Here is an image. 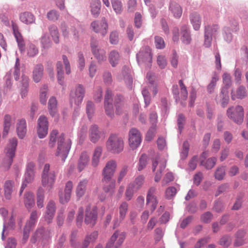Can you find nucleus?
I'll list each match as a JSON object with an SVG mask.
<instances>
[{"mask_svg":"<svg viewBox=\"0 0 248 248\" xmlns=\"http://www.w3.org/2000/svg\"><path fill=\"white\" fill-rule=\"evenodd\" d=\"M166 166V160L165 159H161L160 157H157L153 160L152 163V170L155 172V181L158 182L161 179L162 172L164 171Z\"/></svg>","mask_w":248,"mask_h":248,"instance_id":"1a4fd4ad","label":"nucleus"},{"mask_svg":"<svg viewBox=\"0 0 248 248\" xmlns=\"http://www.w3.org/2000/svg\"><path fill=\"white\" fill-rule=\"evenodd\" d=\"M227 114L230 119L238 124H242L243 122L244 113L242 106H237L235 108H229Z\"/></svg>","mask_w":248,"mask_h":248,"instance_id":"423d86ee","label":"nucleus"},{"mask_svg":"<svg viewBox=\"0 0 248 248\" xmlns=\"http://www.w3.org/2000/svg\"><path fill=\"white\" fill-rule=\"evenodd\" d=\"M155 187H152L149 189L147 195V205L152 212H153L155 209L158 203L156 197L155 195Z\"/></svg>","mask_w":248,"mask_h":248,"instance_id":"a211bd4d","label":"nucleus"},{"mask_svg":"<svg viewBox=\"0 0 248 248\" xmlns=\"http://www.w3.org/2000/svg\"><path fill=\"white\" fill-rule=\"evenodd\" d=\"M85 93V89L82 85H77L71 91L70 94V102L71 105L75 104L76 106H79L81 104L84 97Z\"/></svg>","mask_w":248,"mask_h":248,"instance_id":"39448f33","label":"nucleus"},{"mask_svg":"<svg viewBox=\"0 0 248 248\" xmlns=\"http://www.w3.org/2000/svg\"><path fill=\"white\" fill-rule=\"evenodd\" d=\"M117 167V164L115 160H110L107 162L102 171V182L107 183L112 179Z\"/></svg>","mask_w":248,"mask_h":248,"instance_id":"0eeeda50","label":"nucleus"},{"mask_svg":"<svg viewBox=\"0 0 248 248\" xmlns=\"http://www.w3.org/2000/svg\"><path fill=\"white\" fill-rule=\"evenodd\" d=\"M155 43L157 48L162 49L165 47L164 39L159 36H155Z\"/></svg>","mask_w":248,"mask_h":248,"instance_id":"0e129e2a","label":"nucleus"},{"mask_svg":"<svg viewBox=\"0 0 248 248\" xmlns=\"http://www.w3.org/2000/svg\"><path fill=\"white\" fill-rule=\"evenodd\" d=\"M50 34L54 42L57 44L59 42V33L58 28L55 26H51L49 28Z\"/></svg>","mask_w":248,"mask_h":248,"instance_id":"de8ad7c7","label":"nucleus"},{"mask_svg":"<svg viewBox=\"0 0 248 248\" xmlns=\"http://www.w3.org/2000/svg\"><path fill=\"white\" fill-rule=\"evenodd\" d=\"M90 46L92 52L99 63H101L106 60V51L100 48L97 40L92 39Z\"/></svg>","mask_w":248,"mask_h":248,"instance_id":"6e6552de","label":"nucleus"},{"mask_svg":"<svg viewBox=\"0 0 248 248\" xmlns=\"http://www.w3.org/2000/svg\"><path fill=\"white\" fill-rule=\"evenodd\" d=\"M12 27L14 36L16 38L19 49L21 51H22L24 50L25 45L23 37L18 31V27L16 24L13 21H12Z\"/></svg>","mask_w":248,"mask_h":248,"instance_id":"4be33fe9","label":"nucleus"},{"mask_svg":"<svg viewBox=\"0 0 248 248\" xmlns=\"http://www.w3.org/2000/svg\"><path fill=\"white\" fill-rule=\"evenodd\" d=\"M55 174L53 171H50V165L46 164L42 174V185L47 189L52 188L55 181Z\"/></svg>","mask_w":248,"mask_h":248,"instance_id":"20e7f679","label":"nucleus"},{"mask_svg":"<svg viewBox=\"0 0 248 248\" xmlns=\"http://www.w3.org/2000/svg\"><path fill=\"white\" fill-rule=\"evenodd\" d=\"M141 136L140 132L135 128H131L129 132V144L132 149L137 148L140 144Z\"/></svg>","mask_w":248,"mask_h":248,"instance_id":"ddd939ff","label":"nucleus"},{"mask_svg":"<svg viewBox=\"0 0 248 248\" xmlns=\"http://www.w3.org/2000/svg\"><path fill=\"white\" fill-rule=\"evenodd\" d=\"M14 182L11 180L5 181L4 185V197L7 200H10L14 188Z\"/></svg>","mask_w":248,"mask_h":248,"instance_id":"7c9ffc66","label":"nucleus"},{"mask_svg":"<svg viewBox=\"0 0 248 248\" xmlns=\"http://www.w3.org/2000/svg\"><path fill=\"white\" fill-rule=\"evenodd\" d=\"M88 182L87 180L84 179L78 183L76 188V194L78 198L82 197L85 193Z\"/></svg>","mask_w":248,"mask_h":248,"instance_id":"c9c22d12","label":"nucleus"},{"mask_svg":"<svg viewBox=\"0 0 248 248\" xmlns=\"http://www.w3.org/2000/svg\"><path fill=\"white\" fill-rule=\"evenodd\" d=\"M225 167H220L217 169L215 172V178L218 180H222L225 175Z\"/></svg>","mask_w":248,"mask_h":248,"instance_id":"4d7b16f0","label":"nucleus"},{"mask_svg":"<svg viewBox=\"0 0 248 248\" xmlns=\"http://www.w3.org/2000/svg\"><path fill=\"white\" fill-rule=\"evenodd\" d=\"M137 59L139 63L142 62H151L152 55L150 48L148 46L143 48L137 54Z\"/></svg>","mask_w":248,"mask_h":248,"instance_id":"aec40b11","label":"nucleus"},{"mask_svg":"<svg viewBox=\"0 0 248 248\" xmlns=\"http://www.w3.org/2000/svg\"><path fill=\"white\" fill-rule=\"evenodd\" d=\"M125 238V233L119 231H116L111 236L105 248H110L113 245L115 248H118L123 243Z\"/></svg>","mask_w":248,"mask_h":248,"instance_id":"f8f14e48","label":"nucleus"},{"mask_svg":"<svg viewBox=\"0 0 248 248\" xmlns=\"http://www.w3.org/2000/svg\"><path fill=\"white\" fill-rule=\"evenodd\" d=\"M17 142L16 138H10L5 147V156L3 162L4 166L6 168H9L13 163V158L16 155Z\"/></svg>","mask_w":248,"mask_h":248,"instance_id":"f03ea898","label":"nucleus"},{"mask_svg":"<svg viewBox=\"0 0 248 248\" xmlns=\"http://www.w3.org/2000/svg\"><path fill=\"white\" fill-rule=\"evenodd\" d=\"M89 137L91 141L93 143L96 142L100 138V132L96 125H92L89 131Z\"/></svg>","mask_w":248,"mask_h":248,"instance_id":"f704fd0d","label":"nucleus"},{"mask_svg":"<svg viewBox=\"0 0 248 248\" xmlns=\"http://www.w3.org/2000/svg\"><path fill=\"white\" fill-rule=\"evenodd\" d=\"M58 135V131L57 130H53L50 132L48 145L50 148H53L57 141L58 147L56 155L60 156L64 161L70 149L71 141L70 139L65 140L63 134L59 136Z\"/></svg>","mask_w":248,"mask_h":248,"instance_id":"f257e3e1","label":"nucleus"},{"mask_svg":"<svg viewBox=\"0 0 248 248\" xmlns=\"http://www.w3.org/2000/svg\"><path fill=\"white\" fill-rule=\"evenodd\" d=\"M57 69L58 74V80L60 84L63 85V73L62 71V65L61 62H59L57 63Z\"/></svg>","mask_w":248,"mask_h":248,"instance_id":"603ef678","label":"nucleus"},{"mask_svg":"<svg viewBox=\"0 0 248 248\" xmlns=\"http://www.w3.org/2000/svg\"><path fill=\"white\" fill-rule=\"evenodd\" d=\"M246 96V89L244 87L240 86L239 87L236 92V93L232 92V98L233 100L235 99L236 98H243Z\"/></svg>","mask_w":248,"mask_h":248,"instance_id":"37998d69","label":"nucleus"},{"mask_svg":"<svg viewBox=\"0 0 248 248\" xmlns=\"http://www.w3.org/2000/svg\"><path fill=\"white\" fill-rule=\"evenodd\" d=\"M138 190H136L133 185L130 184L128 186L126 191L125 197L127 200H130L133 196L134 193Z\"/></svg>","mask_w":248,"mask_h":248,"instance_id":"bf43d9fd","label":"nucleus"},{"mask_svg":"<svg viewBox=\"0 0 248 248\" xmlns=\"http://www.w3.org/2000/svg\"><path fill=\"white\" fill-rule=\"evenodd\" d=\"M128 204L125 202H122L119 207V219L122 221L125 217L128 211Z\"/></svg>","mask_w":248,"mask_h":248,"instance_id":"49530a36","label":"nucleus"},{"mask_svg":"<svg viewBox=\"0 0 248 248\" xmlns=\"http://www.w3.org/2000/svg\"><path fill=\"white\" fill-rule=\"evenodd\" d=\"M223 83L225 85L224 87L225 89L228 91V89L231 85V76L227 73H224L222 76Z\"/></svg>","mask_w":248,"mask_h":248,"instance_id":"e2e57ef3","label":"nucleus"},{"mask_svg":"<svg viewBox=\"0 0 248 248\" xmlns=\"http://www.w3.org/2000/svg\"><path fill=\"white\" fill-rule=\"evenodd\" d=\"M104 183L103 190L106 193H112L115 188V181L110 179L108 183L103 182Z\"/></svg>","mask_w":248,"mask_h":248,"instance_id":"79ce46f5","label":"nucleus"},{"mask_svg":"<svg viewBox=\"0 0 248 248\" xmlns=\"http://www.w3.org/2000/svg\"><path fill=\"white\" fill-rule=\"evenodd\" d=\"M120 58L119 53L116 50L111 51L108 55L109 62L113 67H115L118 63Z\"/></svg>","mask_w":248,"mask_h":248,"instance_id":"58836bf2","label":"nucleus"},{"mask_svg":"<svg viewBox=\"0 0 248 248\" xmlns=\"http://www.w3.org/2000/svg\"><path fill=\"white\" fill-rule=\"evenodd\" d=\"M91 26L94 32L99 33L102 36H104L107 33L108 25L105 18H102L100 22L96 21L93 22Z\"/></svg>","mask_w":248,"mask_h":248,"instance_id":"f3484780","label":"nucleus"},{"mask_svg":"<svg viewBox=\"0 0 248 248\" xmlns=\"http://www.w3.org/2000/svg\"><path fill=\"white\" fill-rule=\"evenodd\" d=\"M189 19L194 30H199L201 24V17L200 15L196 12L192 13L190 15Z\"/></svg>","mask_w":248,"mask_h":248,"instance_id":"c85d7f7f","label":"nucleus"},{"mask_svg":"<svg viewBox=\"0 0 248 248\" xmlns=\"http://www.w3.org/2000/svg\"><path fill=\"white\" fill-rule=\"evenodd\" d=\"M124 141L115 135H111L106 142L107 150L113 153L119 154L124 149Z\"/></svg>","mask_w":248,"mask_h":248,"instance_id":"7ed1b4c3","label":"nucleus"},{"mask_svg":"<svg viewBox=\"0 0 248 248\" xmlns=\"http://www.w3.org/2000/svg\"><path fill=\"white\" fill-rule=\"evenodd\" d=\"M98 237V232L96 231H94L91 234L87 235L83 245L85 247H87L90 242H94Z\"/></svg>","mask_w":248,"mask_h":248,"instance_id":"3c124183","label":"nucleus"},{"mask_svg":"<svg viewBox=\"0 0 248 248\" xmlns=\"http://www.w3.org/2000/svg\"><path fill=\"white\" fill-rule=\"evenodd\" d=\"M176 194V189L174 186L168 187L166 190V197L168 199H171Z\"/></svg>","mask_w":248,"mask_h":248,"instance_id":"69168bd1","label":"nucleus"},{"mask_svg":"<svg viewBox=\"0 0 248 248\" xmlns=\"http://www.w3.org/2000/svg\"><path fill=\"white\" fill-rule=\"evenodd\" d=\"M38 217V213L36 210H33L30 215L29 221L26 223L23 232V241L25 242L28 239L31 229L36 223Z\"/></svg>","mask_w":248,"mask_h":248,"instance_id":"dca6fc26","label":"nucleus"},{"mask_svg":"<svg viewBox=\"0 0 248 248\" xmlns=\"http://www.w3.org/2000/svg\"><path fill=\"white\" fill-rule=\"evenodd\" d=\"M41 41L42 47L44 48H47L51 46V43L50 39L46 34L42 37Z\"/></svg>","mask_w":248,"mask_h":248,"instance_id":"774afa93","label":"nucleus"},{"mask_svg":"<svg viewBox=\"0 0 248 248\" xmlns=\"http://www.w3.org/2000/svg\"><path fill=\"white\" fill-rule=\"evenodd\" d=\"M73 186V183L70 181L66 184L64 193L60 195V201L61 203H64L70 200Z\"/></svg>","mask_w":248,"mask_h":248,"instance_id":"412c9836","label":"nucleus"},{"mask_svg":"<svg viewBox=\"0 0 248 248\" xmlns=\"http://www.w3.org/2000/svg\"><path fill=\"white\" fill-rule=\"evenodd\" d=\"M189 149V144L187 141H185L183 144L182 150L181 152V157L183 159H185L188 154Z\"/></svg>","mask_w":248,"mask_h":248,"instance_id":"680f3d73","label":"nucleus"},{"mask_svg":"<svg viewBox=\"0 0 248 248\" xmlns=\"http://www.w3.org/2000/svg\"><path fill=\"white\" fill-rule=\"evenodd\" d=\"M16 132L20 139H23L27 132V124L26 120L21 119L17 120L16 124Z\"/></svg>","mask_w":248,"mask_h":248,"instance_id":"393cba45","label":"nucleus"},{"mask_svg":"<svg viewBox=\"0 0 248 248\" xmlns=\"http://www.w3.org/2000/svg\"><path fill=\"white\" fill-rule=\"evenodd\" d=\"M97 218V208L95 206L89 205L86 207L84 222L90 226H93Z\"/></svg>","mask_w":248,"mask_h":248,"instance_id":"9d476101","label":"nucleus"},{"mask_svg":"<svg viewBox=\"0 0 248 248\" xmlns=\"http://www.w3.org/2000/svg\"><path fill=\"white\" fill-rule=\"evenodd\" d=\"M20 19L23 23L30 24L34 22L35 17L31 13L26 12L20 14Z\"/></svg>","mask_w":248,"mask_h":248,"instance_id":"e433bc0d","label":"nucleus"},{"mask_svg":"<svg viewBox=\"0 0 248 248\" xmlns=\"http://www.w3.org/2000/svg\"><path fill=\"white\" fill-rule=\"evenodd\" d=\"M111 4L113 10L117 14L122 13L123 7L122 3L120 0H112Z\"/></svg>","mask_w":248,"mask_h":248,"instance_id":"09e8293b","label":"nucleus"},{"mask_svg":"<svg viewBox=\"0 0 248 248\" xmlns=\"http://www.w3.org/2000/svg\"><path fill=\"white\" fill-rule=\"evenodd\" d=\"M112 94L111 91L108 90L105 96L104 106L107 115L110 117L113 116L114 111L112 104Z\"/></svg>","mask_w":248,"mask_h":248,"instance_id":"6ab92c4d","label":"nucleus"},{"mask_svg":"<svg viewBox=\"0 0 248 248\" xmlns=\"http://www.w3.org/2000/svg\"><path fill=\"white\" fill-rule=\"evenodd\" d=\"M245 234L244 231H239L236 234V239L234 245L236 246H240L244 244L243 237Z\"/></svg>","mask_w":248,"mask_h":248,"instance_id":"5fc2aeb1","label":"nucleus"},{"mask_svg":"<svg viewBox=\"0 0 248 248\" xmlns=\"http://www.w3.org/2000/svg\"><path fill=\"white\" fill-rule=\"evenodd\" d=\"M86 112L89 119H91L94 112V105L91 101H88L86 105Z\"/></svg>","mask_w":248,"mask_h":248,"instance_id":"338daca9","label":"nucleus"},{"mask_svg":"<svg viewBox=\"0 0 248 248\" xmlns=\"http://www.w3.org/2000/svg\"><path fill=\"white\" fill-rule=\"evenodd\" d=\"M211 29L210 27H205V28L204 46L206 47H209L211 44L212 40V35L210 33Z\"/></svg>","mask_w":248,"mask_h":248,"instance_id":"a18cd8bd","label":"nucleus"},{"mask_svg":"<svg viewBox=\"0 0 248 248\" xmlns=\"http://www.w3.org/2000/svg\"><path fill=\"white\" fill-rule=\"evenodd\" d=\"M37 206L39 208H42L44 206V190L42 187H39L37 192Z\"/></svg>","mask_w":248,"mask_h":248,"instance_id":"ea45409f","label":"nucleus"},{"mask_svg":"<svg viewBox=\"0 0 248 248\" xmlns=\"http://www.w3.org/2000/svg\"><path fill=\"white\" fill-rule=\"evenodd\" d=\"M102 153V148L100 146L96 147L93 153L92 158V165L96 167L99 164L100 158Z\"/></svg>","mask_w":248,"mask_h":248,"instance_id":"72a5a7b5","label":"nucleus"},{"mask_svg":"<svg viewBox=\"0 0 248 248\" xmlns=\"http://www.w3.org/2000/svg\"><path fill=\"white\" fill-rule=\"evenodd\" d=\"M144 181V177L143 175H139L135 180L133 183L130 184L134 186L136 190H139L143 185Z\"/></svg>","mask_w":248,"mask_h":248,"instance_id":"052dcab7","label":"nucleus"},{"mask_svg":"<svg viewBox=\"0 0 248 248\" xmlns=\"http://www.w3.org/2000/svg\"><path fill=\"white\" fill-rule=\"evenodd\" d=\"M35 173V165L33 162L28 163L26 171L25 174V180L21 186L20 194L21 195L28 183H31L34 179Z\"/></svg>","mask_w":248,"mask_h":248,"instance_id":"9b49d317","label":"nucleus"},{"mask_svg":"<svg viewBox=\"0 0 248 248\" xmlns=\"http://www.w3.org/2000/svg\"><path fill=\"white\" fill-rule=\"evenodd\" d=\"M55 212V203L52 201H50L46 206V215L45 216V219L47 220L48 223H50V220L53 218Z\"/></svg>","mask_w":248,"mask_h":248,"instance_id":"c756f323","label":"nucleus"},{"mask_svg":"<svg viewBox=\"0 0 248 248\" xmlns=\"http://www.w3.org/2000/svg\"><path fill=\"white\" fill-rule=\"evenodd\" d=\"M14 124L12 116L8 114H5L3 118V136L8 135L11 127Z\"/></svg>","mask_w":248,"mask_h":248,"instance_id":"b1692460","label":"nucleus"},{"mask_svg":"<svg viewBox=\"0 0 248 248\" xmlns=\"http://www.w3.org/2000/svg\"><path fill=\"white\" fill-rule=\"evenodd\" d=\"M24 203L25 207L30 209L32 208L35 204L34 195L32 192H28L25 194L24 196Z\"/></svg>","mask_w":248,"mask_h":248,"instance_id":"2f4dec72","label":"nucleus"},{"mask_svg":"<svg viewBox=\"0 0 248 248\" xmlns=\"http://www.w3.org/2000/svg\"><path fill=\"white\" fill-rule=\"evenodd\" d=\"M220 97H221V104L223 107H225L229 101L228 92L225 88H222Z\"/></svg>","mask_w":248,"mask_h":248,"instance_id":"6e6d98bb","label":"nucleus"},{"mask_svg":"<svg viewBox=\"0 0 248 248\" xmlns=\"http://www.w3.org/2000/svg\"><path fill=\"white\" fill-rule=\"evenodd\" d=\"M148 160V157L146 155L143 154L140 156L137 167L139 171H141L146 167Z\"/></svg>","mask_w":248,"mask_h":248,"instance_id":"8fccbe9b","label":"nucleus"},{"mask_svg":"<svg viewBox=\"0 0 248 248\" xmlns=\"http://www.w3.org/2000/svg\"><path fill=\"white\" fill-rule=\"evenodd\" d=\"M179 84L180 88V92L179 93L177 85H173L172 87L173 93L175 95L176 100L180 99L181 100L186 101L188 95L186 87L182 80L179 81Z\"/></svg>","mask_w":248,"mask_h":248,"instance_id":"2eb2a0df","label":"nucleus"},{"mask_svg":"<svg viewBox=\"0 0 248 248\" xmlns=\"http://www.w3.org/2000/svg\"><path fill=\"white\" fill-rule=\"evenodd\" d=\"M208 156L207 152L202 153L200 156L201 165H202L207 169H211L213 168L216 164L217 158L216 157H210L208 158L205 162L202 159L206 158Z\"/></svg>","mask_w":248,"mask_h":248,"instance_id":"a878e982","label":"nucleus"},{"mask_svg":"<svg viewBox=\"0 0 248 248\" xmlns=\"http://www.w3.org/2000/svg\"><path fill=\"white\" fill-rule=\"evenodd\" d=\"M48 122L46 117L41 116L37 121V130L39 138H45L48 132Z\"/></svg>","mask_w":248,"mask_h":248,"instance_id":"4468645a","label":"nucleus"},{"mask_svg":"<svg viewBox=\"0 0 248 248\" xmlns=\"http://www.w3.org/2000/svg\"><path fill=\"white\" fill-rule=\"evenodd\" d=\"M170 10L176 18L181 17L182 14V8L180 5L175 2H171L170 6Z\"/></svg>","mask_w":248,"mask_h":248,"instance_id":"4c0bfd02","label":"nucleus"},{"mask_svg":"<svg viewBox=\"0 0 248 248\" xmlns=\"http://www.w3.org/2000/svg\"><path fill=\"white\" fill-rule=\"evenodd\" d=\"M62 32L63 36L65 37L70 38L71 39L77 40L78 38V32L74 27L70 29H66L62 27Z\"/></svg>","mask_w":248,"mask_h":248,"instance_id":"cd10ccee","label":"nucleus"},{"mask_svg":"<svg viewBox=\"0 0 248 248\" xmlns=\"http://www.w3.org/2000/svg\"><path fill=\"white\" fill-rule=\"evenodd\" d=\"M90 157L86 152H82L78 159V168L79 171H82L89 164Z\"/></svg>","mask_w":248,"mask_h":248,"instance_id":"bb28decb","label":"nucleus"},{"mask_svg":"<svg viewBox=\"0 0 248 248\" xmlns=\"http://www.w3.org/2000/svg\"><path fill=\"white\" fill-rule=\"evenodd\" d=\"M123 97L120 96H117L115 101V107L116 108V113L120 114L122 110Z\"/></svg>","mask_w":248,"mask_h":248,"instance_id":"13d9d810","label":"nucleus"},{"mask_svg":"<svg viewBox=\"0 0 248 248\" xmlns=\"http://www.w3.org/2000/svg\"><path fill=\"white\" fill-rule=\"evenodd\" d=\"M101 3L99 0H94L91 4V12L94 16H97L100 11Z\"/></svg>","mask_w":248,"mask_h":248,"instance_id":"c03bdc74","label":"nucleus"},{"mask_svg":"<svg viewBox=\"0 0 248 248\" xmlns=\"http://www.w3.org/2000/svg\"><path fill=\"white\" fill-rule=\"evenodd\" d=\"M181 40L185 44H189L191 40L188 28L183 25L181 28Z\"/></svg>","mask_w":248,"mask_h":248,"instance_id":"473e14b6","label":"nucleus"},{"mask_svg":"<svg viewBox=\"0 0 248 248\" xmlns=\"http://www.w3.org/2000/svg\"><path fill=\"white\" fill-rule=\"evenodd\" d=\"M57 101L55 97H51L48 101V109L51 115L54 116L57 112Z\"/></svg>","mask_w":248,"mask_h":248,"instance_id":"a19ab883","label":"nucleus"},{"mask_svg":"<svg viewBox=\"0 0 248 248\" xmlns=\"http://www.w3.org/2000/svg\"><path fill=\"white\" fill-rule=\"evenodd\" d=\"M44 75V67L42 64H37L35 65L32 70V78L35 83L39 82Z\"/></svg>","mask_w":248,"mask_h":248,"instance_id":"5701e85b","label":"nucleus"},{"mask_svg":"<svg viewBox=\"0 0 248 248\" xmlns=\"http://www.w3.org/2000/svg\"><path fill=\"white\" fill-rule=\"evenodd\" d=\"M48 90V87L45 85L40 89V101L41 104L45 105L46 104L47 97L46 93Z\"/></svg>","mask_w":248,"mask_h":248,"instance_id":"864d4df0","label":"nucleus"}]
</instances>
